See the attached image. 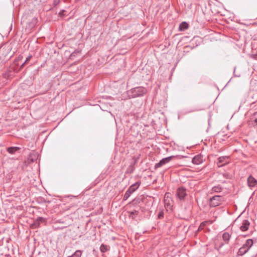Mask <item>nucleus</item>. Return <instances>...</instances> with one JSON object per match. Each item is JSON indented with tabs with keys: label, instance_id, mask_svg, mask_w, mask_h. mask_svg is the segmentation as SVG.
Returning <instances> with one entry per match:
<instances>
[{
	"label": "nucleus",
	"instance_id": "obj_1",
	"mask_svg": "<svg viewBox=\"0 0 257 257\" xmlns=\"http://www.w3.org/2000/svg\"><path fill=\"white\" fill-rule=\"evenodd\" d=\"M146 88L139 86L136 87L127 91L128 97L131 98H136L144 96L147 92Z\"/></svg>",
	"mask_w": 257,
	"mask_h": 257
},
{
	"label": "nucleus",
	"instance_id": "obj_2",
	"mask_svg": "<svg viewBox=\"0 0 257 257\" xmlns=\"http://www.w3.org/2000/svg\"><path fill=\"white\" fill-rule=\"evenodd\" d=\"M253 240L252 239H248L242 246L239 248L237 254L238 255H243L246 253L253 245Z\"/></svg>",
	"mask_w": 257,
	"mask_h": 257
},
{
	"label": "nucleus",
	"instance_id": "obj_3",
	"mask_svg": "<svg viewBox=\"0 0 257 257\" xmlns=\"http://www.w3.org/2000/svg\"><path fill=\"white\" fill-rule=\"evenodd\" d=\"M141 182H137L131 185L123 196V200H126L140 186Z\"/></svg>",
	"mask_w": 257,
	"mask_h": 257
},
{
	"label": "nucleus",
	"instance_id": "obj_4",
	"mask_svg": "<svg viewBox=\"0 0 257 257\" xmlns=\"http://www.w3.org/2000/svg\"><path fill=\"white\" fill-rule=\"evenodd\" d=\"M183 156H171L161 160L159 162L156 163L155 165V169H157L162 167L163 165L169 163L170 161H171L174 158H183Z\"/></svg>",
	"mask_w": 257,
	"mask_h": 257
},
{
	"label": "nucleus",
	"instance_id": "obj_5",
	"mask_svg": "<svg viewBox=\"0 0 257 257\" xmlns=\"http://www.w3.org/2000/svg\"><path fill=\"white\" fill-rule=\"evenodd\" d=\"M222 202V197L220 195H215L211 197L209 204L210 207H215L219 206Z\"/></svg>",
	"mask_w": 257,
	"mask_h": 257
},
{
	"label": "nucleus",
	"instance_id": "obj_6",
	"mask_svg": "<svg viewBox=\"0 0 257 257\" xmlns=\"http://www.w3.org/2000/svg\"><path fill=\"white\" fill-rule=\"evenodd\" d=\"M145 198L143 196H140L138 197L135 198L130 202L131 207H134L137 208L138 206H140V204L145 201Z\"/></svg>",
	"mask_w": 257,
	"mask_h": 257
},
{
	"label": "nucleus",
	"instance_id": "obj_7",
	"mask_svg": "<svg viewBox=\"0 0 257 257\" xmlns=\"http://www.w3.org/2000/svg\"><path fill=\"white\" fill-rule=\"evenodd\" d=\"M186 189L184 187H179L176 191V195L180 200H183L186 196Z\"/></svg>",
	"mask_w": 257,
	"mask_h": 257
},
{
	"label": "nucleus",
	"instance_id": "obj_8",
	"mask_svg": "<svg viewBox=\"0 0 257 257\" xmlns=\"http://www.w3.org/2000/svg\"><path fill=\"white\" fill-rule=\"evenodd\" d=\"M142 209L141 206H138L137 208L128 211V216L132 219H136L139 215V211Z\"/></svg>",
	"mask_w": 257,
	"mask_h": 257
},
{
	"label": "nucleus",
	"instance_id": "obj_9",
	"mask_svg": "<svg viewBox=\"0 0 257 257\" xmlns=\"http://www.w3.org/2000/svg\"><path fill=\"white\" fill-rule=\"evenodd\" d=\"M247 183L248 186L251 189L257 185V180L255 179L252 175H250L247 178Z\"/></svg>",
	"mask_w": 257,
	"mask_h": 257
},
{
	"label": "nucleus",
	"instance_id": "obj_10",
	"mask_svg": "<svg viewBox=\"0 0 257 257\" xmlns=\"http://www.w3.org/2000/svg\"><path fill=\"white\" fill-rule=\"evenodd\" d=\"M228 157L226 156H221L218 158V162H217V165L218 167H221L225 165L226 164L228 163Z\"/></svg>",
	"mask_w": 257,
	"mask_h": 257
},
{
	"label": "nucleus",
	"instance_id": "obj_11",
	"mask_svg": "<svg viewBox=\"0 0 257 257\" xmlns=\"http://www.w3.org/2000/svg\"><path fill=\"white\" fill-rule=\"evenodd\" d=\"M203 162V157L201 155H197L192 158V162L195 165H199Z\"/></svg>",
	"mask_w": 257,
	"mask_h": 257
},
{
	"label": "nucleus",
	"instance_id": "obj_12",
	"mask_svg": "<svg viewBox=\"0 0 257 257\" xmlns=\"http://www.w3.org/2000/svg\"><path fill=\"white\" fill-rule=\"evenodd\" d=\"M249 225L250 222L248 220H243L242 221L241 225L240 227V229L242 231H245L248 229Z\"/></svg>",
	"mask_w": 257,
	"mask_h": 257
},
{
	"label": "nucleus",
	"instance_id": "obj_13",
	"mask_svg": "<svg viewBox=\"0 0 257 257\" xmlns=\"http://www.w3.org/2000/svg\"><path fill=\"white\" fill-rule=\"evenodd\" d=\"M189 25L186 22H182L179 27V30L180 31H184L188 28Z\"/></svg>",
	"mask_w": 257,
	"mask_h": 257
},
{
	"label": "nucleus",
	"instance_id": "obj_14",
	"mask_svg": "<svg viewBox=\"0 0 257 257\" xmlns=\"http://www.w3.org/2000/svg\"><path fill=\"white\" fill-rule=\"evenodd\" d=\"M231 235L228 232H224L222 234V238L225 243L228 244L230 239Z\"/></svg>",
	"mask_w": 257,
	"mask_h": 257
},
{
	"label": "nucleus",
	"instance_id": "obj_15",
	"mask_svg": "<svg viewBox=\"0 0 257 257\" xmlns=\"http://www.w3.org/2000/svg\"><path fill=\"white\" fill-rule=\"evenodd\" d=\"M19 150V148L18 147H10L7 149L8 152L10 154H14L16 151H17Z\"/></svg>",
	"mask_w": 257,
	"mask_h": 257
},
{
	"label": "nucleus",
	"instance_id": "obj_16",
	"mask_svg": "<svg viewBox=\"0 0 257 257\" xmlns=\"http://www.w3.org/2000/svg\"><path fill=\"white\" fill-rule=\"evenodd\" d=\"M222 191V187L220 185L214 186L212 188V191L214 192H220Z\"/></svg>",
	"mask_w": 257,
	"mask_h": 257
},
{
	"label": "nucleus",
	"instance_id": "obj_17",
	"mask_svg": "<svg viewBox=\"0 0 257 257\" xmlns=\"http://www.w3.org/2000/svg\"><path fill=\"white\" fill-rule=\"evenodd\" d=\"M223 176L226 179H231L232 178V175L229 173H225L223 174Z\"/></svg>",
	"mask_w": 257,
	"mask_h": 257
},
{
	"label": "nucleus",
	"instance_id": "obj_18",
	"mask_svg": "<svg viewBox=\"0 0 257 257\" xmlns=\"http://www.w3.org/2000/svg\"><path fill=\"white\" fill-rule=\"evenodd\" d=\"M81 255V251L80 250H77L71 257H80Z\"/></svg>",
	"mask_w": 257,
	"mask_h": 257
},
{
	"label": "nucleus",
	"instance_id": "obj_19",
	"mask_svg": "<svg viewBox=\"0 0 257 257\" xmlns=\"http://www.w3.org/2000/svg\"><path fill=\"white\" fill-rule=\"evenodd\" d=\"M100 250L102 252H105V251H106L108 249V248H107V246L106 245H102L100 246Z\"/></svg>",
	"mask_w": 257,
	"mask_h": 257
},
{
	"label": "nucleus",
	"instance_id": "obj_20",
	"mask_svg": "<svg viewBox=\"0 0 257 257\" xmlns=\"http://www.w3.org/2000/svg\"><path fill=\"white\" fill-rule=\"evenodd\" d=\"M209 222H210V221H205L201 222L200 225V227H203L206 226Z\"/></svg>",
	"mask_w": 257,
	"mask_h": 257
},
{
	"label": "nucleus",
	"instance_id": "obj_21",
	"mask_svg": "<svg viewBox=\"0 0 257 257\" xmlns=\"http://www.w3.org/2000/svg\"><path fill=\"white\" fill-rule=\"evenodd\" d=\"M253 117L254 118V122L255 123L256 125H257V112H255L253 113Z\"/></svg>",
	"mask_w": 257,
	"mask_h": 257
},
{
	"label": "nucleus",
	"instance_id": "obj_22",
	"mask_svg": "<svg viewBox=\"0 0 257 257\" xmlns=\"http://www.w3.org/2000/svg\"><path fill=\"white\" fill-rule=\"evenodd\" d=\"M164 216V213L163 211L160 212L158 214V217L160 219L163 218Z\"/></svg>",
	"mask_w": 257,
	"mask_h": 257
},
{
	"label": "nucleus",
	"instance_id": "obj_23",
	"mask_svg": "<svg viewBox=\"0 0 257 257\" xmlns=\"http://www.w3.org/2000/svg\"><path fill=\"white\" fill-rule=\"evenodd\" d=\"M31 57H32V56H29V57H28L27 58V59H26V60L25 61V62L24 63H23V64H22V66H21V67H23L25 65V64H26V63H27V62H28L30 60V59L31 58Z\"/></svg>",
	"mask_w": 257,
	"mask_h": 257
},
{
	"label": "nucleus",
	"instance_id": "obj_24",
	"mask_svg": "<svg viewBox=\"0 0 257 257\" xmlns=\"http://www.w3.org/2000/svg\"><path fill=\"white\" fill-rule=\"evenodd\" d=\"M224 245V243L223 242H221L220 243V244H219L217 249L219 250L220 248H221Z\"/></svg>",
	"mask_w": 257,
	"mask_h": 257
},
{
	"label": "nucleus",
	"instance_id": "obj_25",
	"mask_svg": "<svg viewBox=\"0 0 257 257\" xmlns=\"http://www.w3.org/2000/svg\"><path fill=\"white\" fill-rule=\"evenodd\" d=\"M44 218H42V217H40V218H39L38 219V221H44Z\"/></svg>",
	"mask_w": 257,
	"mask_h": 257
},
{
	"label": "nucleus",
	"instance_id": "obj_26",
	"mask_svg": "<svg viewBox=\"0 0 257 257\" xmlns=\"http://www.w3.org/2000/svg\"><path fill=\"white\" fill-rule=\"evenodd\" d=\"M235 69H236V67H235L234 68V72H233V73H234V75L235 76H236V77H239V75H235Z\"/></svg>",
	"mask_w": 257,
	"mask_h": 257
},
{
	"label": "nucleus",
	"instance_id": "obj_27",
	"mask_svg": "<svg viewBox=\"0 0 257 257\" xmlns=\"http://www.w3.org/2000/svg\"><path fill=\"white\" fill-rule=\"evenodd\" d=\"M201 228H202V227H199L198 230H200V229H201Z\"/></svg>",
	"mask_w": 257,
	"mask_h": 257
}]
</instances>
